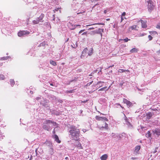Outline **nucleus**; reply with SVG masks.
Returning <instances> with one entry per match:
<instances>
[{
    "label": "nucleus",
    "mask_w": 160,
    "mask_h": 160,
    "mask_svg": "<svg viewBox=\"0 0 160 160\" xmlns=\"http://www.w3.org/2000/svg\"><path fill=\"white\" fill-rule=\"evenodd\" d=\"M69 132L71 137L72 139L78 141L80 134V130L76 128L75 126H72L69 128Z\"/></svg>",
    "instance_id": "nucleus-1"
},
{
    "label": "nucleus",
    "mask_w": 160,
    "mask_h": 160,
    "mask_svg": "<svg viewBox=\"0 0 160 160\" xmlns=\"http://www.w3.org/2000/svg\"><path fill=\"white\" fill-rule=\"evenodd\" d=\"M147 5L148 10L149 12L153 10L154 8L155 5L153 2L151 0H148L147 1Z\"/></svg>",
    "instance_id": "nucleus-2"
},
{
    "label": "nucleus",
    "mask_w": 160,
    "mask_h": 160,
    "mask_svg": "<svg viewBox=\"0 0 160 160\" xmlns=\"http://www.w3.org/2000/svg\"><path fill=\"white\" fill-rule=\"evenodd\" d=\"M98 126L100 129H108V125L107 124L105 121H101L98 125Z\"/></svg>",
    "instance_id": "nucleus-3"
},
{
    "label": "nucleus",
    "mask_w": 160,
    "mask_h": 160,
    "mask_svg": "<svg viewBox=\"0 0 160 160\" xmlns=\"http://www.w3.org/2000/svg\"><path fill=\"white\" fill-rule=\"evenodd\" d=\"M30 32L27 31H20L18 33V36L19 37L23 36L29 34Z\"/></svg>",
    "instance_id": "nucleus-4"
},
{
    "label": "nucleus",
    "mask_w": 160,
    "mask_h": 160,
    "mask_svg": "<svg viewBox=\"0 0 160 160\" xmlns=\"http://www.w3.org/2000/svg\"><path fill=\"white\" fill-rule=\"evenodd\" d=\"M153 115V112H149L147 113L146 114L143 115L144 117H145L146 120L150 119Z\"/></svg>",
    "instance_id": "nucleus-5"
},
{
    "label": "nucleus",
    "mask_w": 160,
    "mask_h": 160,
    "mask_svg": "<svg viewBox=\"0 0 160 160\" xmlns=\"http://www.w3.org/2000/svg\"><path fill=\"white\" fill-rule=\"evenodd\" d=\"M95 119L98 121L101 120L102 121H108V119L107 118L105 117H101L99 116H96L95 117Z\"/></svg>",
    "instance_id": "nucleus-6"
},
{
    "label": "nucleus",
    "mask_w": 160,
    "mask_h": 160,
    "mask_svg": "<svg viewBox=\"0 0 160 160\" xmlns=\"http://www.w3.org/2000/svg\"><path fill=\"white\" fill-rule=\"evenodd\" d=\"M123 101L124 103H126L128 107L132 106V103L125 98L123 99Z\"/></svg>",
    "instance_id": "nucleus-7"
},
{
    "label": "nucleus",
    "mask_w": 160,
    "mask_h": 160,
    "mask_svg": "<svg viewBox=\"0 0 160 160\" xmlns=\"http://www.w3.org/2000/svg\"><path fill=\"white\" fill-rule=\"evenodd\" d=\"M45 123L47 124L50 123H52V124L54 126H55L56 124V123L55 122H54L53 121L49 120H45Z\"/></svg>",
    "instance_id": "nucleus-8"
},
{
    "label": "nucleus",
    "mask_w": 160,
    "mask_h": 160,
    "mask_svg": "<svg viewBox=\"0 0 160 160\" xmlns=\"http://www.w3.org/2000/svg\"><path fill=\"white\" fill-rule=\"evenodd\" d=\"M152 131L154 134H156L158 136L160 135V129L156 128Z\"/></svg>",
    "instance_id": "nucleus-9"
},
{
    "label": "nucleus",
    "mask_w": 160,
    "mask_h": 160,
    "mask_svg": "<svg viewBox=\"0 0 160 160\" xmlns=\"http://www.w3.org/2000/svg\"><path fill=\"white\" fill-rule=\"evenodd\" d=\"M68 25L71 30H74L76 28V25H73L70 22L69 23Z\"/></svg>",
    "instance_id": "nucleus-10"
},
{
    "label": "nucleus",
    "mask_w": 160,
    "mask_h": 160,
    "mask_svg": "<svg viewBox=\"0 0 160 160\" xmlns=\"http://www.w3.org/2000/svg\"><path fill=\"white\" fill-rule=\"evenodd\" d=\"M78 3L75 0H73L72 4V7L75 8H77L78 6Z\"/></svg>",
    "instance_id": "nucleus-11"
},
{
    "label": "nucleus",
    "mask_w": 160,
    "mask_h": 160,
    "mask_svg": "<svg viewBox=\"0 0 160 160\" xmlns=\"http://www.w3.org/2000/svg\"><path fill=\"white\" fill-rule=\"evenodd\" d=\"M141 22L142 23V27L143 28H146L147 27L146 24V22L143 20H141Z\"/></svg>",
    "instance_id": "nucleus-12"
},
{
    "label": "nucleus",
    "mask_w": 160,
    "mask_h": 160,
    "mask_svg": "<svg viewBox=\"0 0 160 160\" xmlns=\"http://www.w3.org/2000/svg\"><path fill=\"white\" fill-rule=\"evenodd\" d=\"M137 28H138L137 25L132 26L130 27L129 28V31L133 30H138V29H137Z\"/></svg>",
    "instance_id": "nucleus-13"
},
{
    "label": "nucleus",
    "mask_w": 160,
    "mask_h": 160,
    "mask_svg": "<svg viewBox=\"0 0 160 160\" xmlns=\"http://www.w3.org/2000/svg\"><path fill=\"white\" fill-rule=\"evenodd\" d=\"M77 141L78 142V143L76 145V146L79 149H82L83 147L82 146L80 142L78 140V141Z\"/></svg>",
    "instance_id": "nucleus-14"
},
{
    "label": "nucleus",
    "mask_w": 160,
    "mask_h": 160,
    "mask_svg": "<svg viewBox=\"0 0 160 160\" xmlns=\"http://www.w3.org/2000/svg\"><path fill=\"white\" fill-rule=\"evenodd\" d=\"M108 156L106 154H105L102 155L101 157L100 158L101 160H106L108 158Z\"/></svg>",
    "instance_id": "nucleus-15"
},
{
    "label": "nucleus",
    "mask_w": 160,
    "mask_h": 160,
    "mask_svg": "<svg viewBox=\"0 0 160 160\" xmlns=\"http://www.w3.org/2000/svg\"><path fill=\"white\" fill-rule=\"evenodd\" d=\"M54 138L55 139V141L58 143L61 142V141L59 140L58 136L57 135H55L54 136Z\"/></svg>",
    "instance_id": "nucleus-16"
},
{
    "label": "nucleus",
    "mask_w": 160,
    "mask_h": 160,
    "mask_svg": "<svg viewBox=\"0 0 160 160\" xmlns=\"http://www.w3.org/2000/svg\"><path fill=\"white\" fill-rule=\"evenodd\" d=\"M44 17V15L43 13H42L39 17L38 18V19L39 20L40 22H42V19Z\"/></svg>",
    "instance_id": "nucleus-17"
},
{
    "label": "nucleus",
    "mask_w": 160,
    "mask_h": 160,
    "mask_svg": "<svg viewBox=\"0 0 160 160\" xmlns=\"http://www.w3.org/2000/svg\"><path fill=\"white\" fill-rule=\"evenodd\" d=\"M138 51V48H133L130 50V52L131 53L137 52Z\"/></svg>",
    "instance_id": "nucleus-18"
},
{
    "label": "nucleus",
    "mask_w": 160,
    "mask_h": 160,
    "mask_svg": "<svg viewBox=\"0 0 160 160\" xmlns=\"http://www.w3.org/2000/svg\"><path fill=\"white\" fill-rule=\"evenodd\" d=\"M42 128L48 131L49 130L50 128L49 127L46 125H43L42 126Z\"/></svg>",
    "instance_id": "nucleus-19"
},
{
    "label": "nucleus",
    "mask_w": 160,
    "mask_h": 160,
    "mask_svg": "<svg viewBox=\"0 0 160 160\" xmlns=\"http://www.w3.org/2000/svg\"><path fill=\"white\" fill-rule=\"evenodd\" d=\"M129 72V71L128 70H124L123 69H119L118 70V72H120V73H122L124 72Z\"/></svg>",
    "instance_id": "nucleus-20"
},
{
    "label": "nucleus",
    "mask_w": 160,
    "mask_h": 160,
    "mask_svg": "<svg viewBox=\"0 0 160 160\" xmlns=\"http://www.w3.org/2000/svg\"><path fill=\"white\" fill-rule=\"evenodd\" d=\"M151 136V133L150 131H148L147 133L146 134V136L147 138H149Z\"/></svg>",
    "instance_id": "nucleus-21"
},
{
    "label": "nucleus",
    "mask_w": 160,
    "mask_h": 160,
    "mask_svg": "<svg viewBox=\"0 0 160 160\" xmlns=\"http://www.w3.org/2000/svg\"><path fill=\"white\" fill-rule=\"evenodd\" d=\"M122 40H124L125 42H127L128 41L130 40V39H129L128 38H126L124 39H120L119 40V42H120Z\"/></svg>",
    "instance_id": "nucleus-22"
},
{
    "label": "nucleus",
    "mask_w": 160,
    "mask_h": 160,
    "mask_svg": "<svg viewBox=\"0 0 160 160\" xmlns=\"http://www.w3.org/2000/svg\"><path fill=\"white\" fill-rule=\"evenodd\" d=\"M39 20H38V18H37L36 20H34L32 22L33 23V24H38L40 22Z\"/></svg>",
    "instance_id": "nucleus-23"
},
{
    "label": "nucleus",
    "mask_w": 160,
    "mask_h": 160,
    "mask_svg": "<svg viewBox=\"0 0 160 160\" xmlns=\"http://www.w3.org/2000/svg\"><path fill=\"white\" fill-rule=\"evenodd\" d=\"M50 63L52 65L55 66L57 65L56 62L53 60H51L50 62Z\"/></svg>",
    "instance_id": "nucleus-24"
},
{
    "label": "nucleus",
    "mask_w": 160,
    "mask_h": 160,
    "mask_svg": "<svg viewBox=\"0 0 160 160\" xmlns=\"http://www.w3.org/2000/svg\"><path fill=\"white\" fill-rule=\"evenodd\" d=\"M149 33L152 35H158V32L155 31H150L149 32Z\"/></svg>",
    "instance_id": "nucleus-25"
},
{
    "label": "nucleus",
    "mask_w": 160,
    "mask_h": 160,
    "mask_svg": "<svg viewBox=\"0 0 160 160\" xmlns=\"http://www.w3.org/2000/svg\"><path fill=\"white\" fill-rule=\"evenodd\" d=\"M141 148V146L139 145L135 147V151L136 152H138Z\"/></svg>",
    "instance_id": "nucleus-26"
},
{
    "label": "nucleus",
    "mask_w": 160,
    "mask_h": 160,
    "mask_svg": "<svg viewBox=\"0 0 160 160\" xmlns=\"http://www.w3.org/2000/svg\"><path fill=\"white\" fill-rule=\"evenodd\" d=\"M10 82L11 85L12 86H13L14 84H15V82L13 79H10Z\"/></svg>",
    "instance_id": "nucleus-27"
},
{
    "label": "nucleus",
    "mask_w": 160,
    "mask_h": 160,
    "mask_svg": "<svg viewBox=\"0 0 160 160\" xmlns=\"http://www.w3.org/2000/svg\"><path fill=\"white\" fill-rule=\"evenodd\" d=\"M88 50V49L87 48H84V49L83 51L82 52V54H85L87 52Z\"/></svg>",
    "instance_id": "nucleus-28"
},
{
    "label": "nucleus",
    "mask_w": 160,
    "mask_h": 160,
    "mask_svg": "<svg viewBox=\"0 0 160 160\" xmlns=\"http://www.w3.org/2000/svg\"><path fill=\"white\" fill-rule=\"evenodd\" d=\"M98 25H104V24L103 23H95V24H89V25H87L86 26L88 27V26H91L92 25H98Z\"/></svg>",
    "instance_id": "nucleus-29"
},
{
    "label": "nucleus",
    "mask_w": 160,
    "mask_h": 160,
    "mask_svg": "<svg viewBox=\"0 0 160 160\" xmlns=\"http://www.w3.org/2000/svg\"><path fill=\"white\" fill-rule=\"evenodd\" d=\"M93 49L92 48L90 51H89V53H88V55L89 56H91L92 54L93 53Z\"/></svg>",
    "instance_id": "nucleus-30"
},
{
    "label": "nucleus",
    "mask_w": 160,
    "mask_h": 160,
    "mask_svg": "<svg viewBox=\"0 0 160 160\" xmlns=\"http://www.w3.org/2000/svg\"><path fill=\"white\" fill-rule=\"evenodd\" d=\"M107 88V87L105 86L103 88H102L100 89H99L98 90V91H103L105 89H106Z\"/></svg>",
    "instance_id": "nucleus-31"
},
{
    "label": "nucleus",
    "mask_w": 160,
    "mask_h": 160,
    "mask_svg": "<svg viewBox=\"0 0 160 160\" xmlns=\"http://www.w3.org/2000/svg\"><path fill=\"white\" fill-rule=\"evenodd\" d=\"M4 79V76L2 74H0V79L3 80Z\"/></svg>",
    "instance_id": "nucleus-32"
},
{
    "label": "nucleus",
    "mask_w": 160,
    "mask_h": 160,
    "mask_svg": "<svg viewBox=\"0 0 160 160\" xmlns=\"http://www.w3.org/2000/svg\"><path fill=\"white\" fill-rule=\"evenodd\" d=\"M61 8H55L54 10H53L54 12L55 13L56 11H58L59 9H61Z\"/></svg>",
    "instance_id": "nucleus-33"
},
{
    "label": "nucleus",
    "mask_w": 160,
    "mask_h": 160,
    "mask_svg": "<svg viewBox=\"0 0 160 160\" xmlns=\"http://www.w3.org/2000/svg\"><path fill=\"white\" fill-rule=\"evenodd\" d=\"M148 38L150 41L152 40V38H153L150 35H148Z\"/></svg>",
    "instance_id": "nucleus-34"
},
{
    "label": "nucleus",
    "mask_w": 160,
    "mask_h": 160,
    "mask_svg": "<svg viewBox=\"0 0 160 160\" xmlns=\"http://www.w3.org/2000/svg\"><path fill=\"white\" fill-rule=\"evenodd\" d=\"M156 28L158 29H160V23H158L157 25Z\"/></svg>",
    "instance_id": "nucleus-35"
},
{
    "label": "nucleus",
    "mask_w": 160,
    "mask_h": 160,
    "mask_svg": "<svg viewBox=\"0 0 160 160\" xmlns=\"http://www.w3.org/2000/svg\"><path fill=\"white\" fill-rule=\"evenodd\" d=\"M7 57H3L1 58V60H4L7 59Z\"/></svg>",
    "instance_id": "nucleus-36"
},
{
    "label": "nucleus",
    "mask_w": 160,
    "mask_h": 160,
    "mask_svg": "<svg viewBox=\"0 0 160 160\" xmlns=\"http://www.w3.org/2000/svg\"><path fill=\"white\" fill-rule=\"evenodd\" d=\"M73 90H70V91H66V92H67V93H70L73 92Z\"/></svg>",
    "instance_id": "nucleus-37"
},
{
    "label": "nucleus",
    "mask_w": 160,
    "mask_h": 160,
    "mask_svg": "<svg viewBox=\"0 0 160 160\" xmlns=\"http://www.w3.org/2000/svg\"><path fill=\"white\" fill-rule=\"evenodd\" d=\"M121 22H122V21L124 20V18L123 17V16H121Z\"/></svg>",
    "instance_id": "nucleus-38"
},
{
    "label": "nucleus",
    "mask_w": 160,
    "mask_h": 160,
    "mask_svg": "<svg viewBox=\"0 0 160 160\" xmlns=\"http://www.w3.org/2000/svg\"><path fill=\"white\" fill-rule=\"evenodd\" d=\"M126 15V12H123L121 15V16H123Z\"/></svg>",
    "instance_id": "nucleus-39"
},
{
    "label": "nucleus",
    "mask_w": 160,
    "mask_h": 160,
    "mask_svg": "<svg viewBox=\"0 0 160 160\" xmlns=\"http://www.w3.org/2000/svg\"><path fill=\"white\" fill-rule=\"evenodd\" d=\"M85 30L84 29H83V30H81L79 32V33L80 34V33H81L82 32H83Z\"/></svg>",
    "instance_id": "nucleus-40"
},
{
    "label": "nucleus",
    "mask_w": 160,
    "mask_h": 160,
    "mask_svg": "<svg viewBox=\"0 0 160 160\" xmlns=\"http://www.w3.org/2000/svg\"><path fill=\"white\" fill-rule=\"evenodd\" d=\"M146 34L145 33H141L140 34V36H144V35H145Z\"/></svg>",
    "instance_id": "nucleus-41"
},
{
    "label": "nucleus",
    "mask_w": 160,
    "mask_h": 160,
    "mask_svg": "<svg viewBox=\"0 0 160 160\" xmlns=\"http://www.w3.org/2000/svg\"><path fill=\"white\" fill-rule=\"evenodd\" d=\"M157 148H156L155 150H154V151L153 152V153H155L156 152H157Z\"/></svg>",
    "instance_id": "nucleus-42"
},
{
    "label": "nucleus",
    "mask_w": 160,
    "mask_h": 160,
    "mask_svg": "<svg viewBox=\"0 0 160 160\" xmlns=\"http://www.w3.org/2000/svg\"><path fill=\"white\" fill-rule=\"evenodd\" d=\"M87 32H85L83 33L82 34V35H86L87 34Z\"/></svg>",
    "instance_id": "nucleus-43"
},
{
    "label": "nucleus",
    "mask_w": 160,
    "mask_h": 160,
    "mask_svg": "<svg viewBox=\"0 0 160 160\" xmlns=\"http://www.w3.org/2000/svg\"><path fill=\"white\" fill-rule=\"evenodd\" d=\"M88 101V100H85V101H82V102L85 103L86 102H87Z\"/></svg>",
    "instance_id": "nucleus-44"
},
{
    "label": "nucleus",
    "mask_w": 160,
    "mask_h": 160,
    "mask_svg": "<svg viewBox=\"0 0 160 160\" xmlns=\"http://www.w3.org/2000/svg\"><path fill=\"white\" fill-rule=\"evenodd\" d=\"M114 66V65H112V66H109V67H108V68H111V67H113Z\"/></svg>",
    "instance_id": "nucleus-45"
},
{
    "label": "nucleus",
    "mask_w": 160,
    "mask_h": 160,
    "mask_svg": "<svg viewBox=\"0 0 160 160\" xmlns=\"http://www.w3.org/2000/svg\"><path fill=\"white\" fill-rule=\"evenodd\" d=\"M107 12V11L106 10H104V13H105V14H106Z\"/></svg>",
    "instance_id": "nucleus-46"
},
{
    "label": "nucleus",
    "mask_w": 160,
    "mask_h": 160,
    "mask_svg": "<svg viewBox=\"0 0 160 160\" xmlns=\"http://www.w3.org/2000/svg\"><path fill=\"white\" fill-rule=\"evenodd\" d=\"M101 82H101V81H99V82H98V83H101ZM102 82L103 83V82Z\"/></svg>",
    "instance_id": "nucleus-47"
},
{
    "label": "nucleus",
    "mask_w": 160,
    "mask_h": 160,
    "mask_svg": "<svg viewBox=\"0 0 160 160\" xmlns=\"http://www.w3.org/2000/svg\"><path fill=\"white\" fill-rule=\"evenodd\" d=\"M152 111H155V110H157V109L156 108H155V109H152Z\"/></svg>",
    "instance_id": "nucleus-48"
},
{
    "label": "nucleus",
    "mask_w": 160,
    "mask_h": 160,
    "mask_svg": "<svg viewBox=\"0 0 160 160\" xmlns=\"http://www.w3.org/2000/svg\"><path fill=\"white\" fill-rule=\"evenodd\" d=\"M94 29V28H90L89 29L91 30V29Z\"/></svg>",
    "instance_id": "nucleus-49"
},
{
    "label": "nucleus",
    "mask_w": 160,
    "mask_h": 160,
    "mask_svg": "<svg viewBox=\"0 0 160 160\" xmlns=\"http://www.w3.org/2000/svg\"><path fill=\"white\" fill-rule=\"evenodd\" d=\"M76 25V27L78 26H80V25L78 24V25Z\"/></svg>",
    "instance_id": "nucleus-50"
},
{
    "label": "nucleus",
    "mask_w": 160,
    "mask_h": 160,
    "mask_svg": "<svg viewBox=\"0 0 160 160\" xmlns=\"http://www.w3.org/2000/svg\"><path fill=\"white\" fill-rule=\"evenodd\" d=\"M120 85L121 86H122L123 85V83H120Z\"/></svg>",
    "instance_id": "nucleus-51"
},
{
    "label": "nucleus",
    "mask_w": 160,
    "mask_h": 160,
    "mask_svg": "<svg viewBox=\"0 0 160 160\" xmlns=\"http://www.w3.org/2000/svg\"><path fill=\"white\" fill-rule=\"evenodd\" d=\"M50 85H51V86H53V84L52 83H51V84H50Z\"/></svg>",
    "instance_id": "nucleus-52"
},
{
    "label": "nucleus",
    "mask_w": 160,
    "mask_h": 160,
    "mask_svg": "<svg viewBox=\"0 0 160 160\" xmlns=\"http://www.w3.org/2000/svg\"><path fill=\"white\" fill-rule=\"evenodd\" d=\"M110 20V19H107V21H108V20Z\"/></svg>",
    "instance_id": "nucleus-53"
},
{
    "label": "nucleus",
    "mask_w": 160,
    "mask_h": 160,
    "mask_svg": "<svg viewBox=\"0 0 160 160\" xmlns=\"http://www.w3.org/2000/svg\"><path fill=\"white\" fill-rule=\"evenodd\" d=\"M68 157H66V158H65V159H68Z\"/></svg>",
    "instance_id": "nucleus-54"
},
{
    "label": "nucleus",
    "mask_w": 160,
    "mask_h": 160,
    "mask_svg": "<svg viewBox=\"0 0 160 160\" xmlns=\"http://www.w3.org/2000/svg\"><path fill=\"white\" fill-rule=\"evenodd\" d=\"M110 86L108 87V88L107 89V90L109 89V88H110Z\"/></svg>",
    "instance_id": "nucleus-55"
},
{
    "label": "nucleus",
    "mask_w": 160,
    "mask_h": 160,
    "mask_svg": "<svg viewBox=\"0 0 160 160\" xmlns=\"http://www.w3.org/2000/svg\"><path fill=\"white\" fill-rule=\"evenodd\" d=\"M98 4H96V5H95L94 7L95 6H96V5H98Z\"/></svg>",
    "instance_id": "nucleus-56"
},
{
    "label": "nucleus",
    "mask_w": 160,
    "mask_h": 160,
    "mask_svg": "<svg viewBox=\"0 0 160 160\" xmlns=\"http://www.w3.org/2000/svg\"><path fill=\"white\" fill-rule=\"evenodd\" d=\"M68 39H69V38H68L67 39V41H68Z\"/></svg>",
    "instance_id": "nucleus-57"
},
{
    "label": "nucleus",
    "mask_w": 160,
    "mask_h": 160,
    "mask_svg": "<svg viewBox=\"0 0 160 160\" xmlns=\"http://www.w3.org/2000/svg\"><path fill=\"white\" fill-rule=\"evenodd\" d=\"M53 133H55V131H53Z\"/></svg>",
    "instance_id": "nucleus-58"
},
{
    "label": "nucleus",
    "mask_w": 160,
    "mask_h": 160,
    "mask_svg": "<svg viewBox=\"0 0 160 160\" xmlns=\"http://www.w3.org/2000/svg\"><path fill=\"white\" fill-rule=\"evenodd\" d=\"M0 64H1V65H2V63Z\"/></svg>",
    "instance_id": "nucleus-59"
},
{
    "label": "nucleus",
    "mask_w": 160,
    "mask_h": 160,
    "mask_svg": "<svg viewBox=\"0 0 160 160\" xmlns=\"http://www.w3.org/2000/svg\"><path fill=\"white\" fill-rule=\"evenodd\" d=\"M78 13V14L79 13Z\"/></svg>",
    "instance_id": "nucleus-60"
}]
</instances>
